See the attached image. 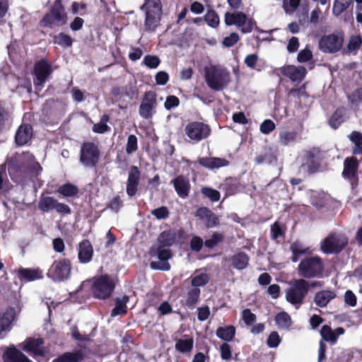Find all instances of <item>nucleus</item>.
<instances>
[{"label":"nucleus","mask_w":362,"mask_h":362,"mask_svg":"<svg viewBox=\"0 0 362 362\" xmlns=\"http://www.w3.org/2000/svg\"><path fill=\"white\" fill-rule=\"evenodd\" d=\"M308 281L304 279H295L287 290L286 298L292 305H301L308 293Z\"/></svg>","instance_id":"8"},{"label":"nucleus","mask_w":362,"mask_h":362,"mask_svg":"<svg viewBox=\"0 0 362 362\" xmlns=\"http://www.w3.org/2000/svg\"><path fill=\"white\" fill-rule=\"evenodd\" d=\"M141 172L137 166L132 165L129 171L127 182V194L133 197L136 194L139 184Z\"/></svg>","instance_id":"21"},{"label":"nucleus","mask_w":362,"mask_h":362,"mask_svg":"<svg viewBox=\"0 0 362 362\" xmlns=\"http://www.w3.org/2000/svg\"><path fill=\"white\" fill-rule=\"evenodd\" d=\"M85 358L86 356L81 350H76L65 352L54 358L52 362H81Z\"/></svg>","instance_id":"30"},{"label":"nucleus","mask_w":362,"mask_h":362,"mask_svg":"<svg viewBox=\"0 0 362 362\" xmlns=\"http://www.w3.org/2000/svg\"><path fill=\"white\" fill-rule=\"evenodd\" d=\"M358 159L354 156L348 157L344 160L342 175L349 180L351 185L358 181Z\"/></svg>","instance_id":"17"},{"label":"nucleus","mask_w":362,"mask_h":362,"mask_svg":"<svg viewBox=\"0 0 362 362\" xmlns=\"http://www.w3.org/2000/svg\"><path fill=\"white\" fill-rule=\"evenodd\" d=\"M281 74L289 78L290 80L293 82H300L305 77L307 71L306 69L302 66H296L294 65H288L283 67Z\"/></svg>","instance_id":"23"},{"label":"nucleus","mask_w":362,"mask_h":362,"mask_svg":"<svg viewBox=\"0 0 362 362\" xmlns=\"http://www.w3.org/2000/svg\"><path fill=\"white\" fill-rule=\"evenodd\" d=\"M171 183L180 197L185 199L189 196L191 185L188 177L183 175H177L171 180Z\"/></svg>","instance_id":"20"},{"label":"nucleus","mask_w":362,"mask_h":362,"mask_svg":"<svg viewBox=\"0 0 362 362\" xmlns=\"http://www.w3.org/2000/svg\"><path fill=\"white\" fill-rule=\"evenodd\" d=\"M270 235L274 240H277L280 237H284L285 231L281 228L278 222H275L271 226Z\"/></svg>","instance_id":"55"},{"label":"nucleus","mask_w":362,"mask_h":362,"mask_svg":"<svg viewBox=\"0 0 362 362\" xmlns=\"http://www.w3.org/2000/svg\"><path fill=\"white\" fill-rule=\"evenodd\" d=\"M22 162L23 158L21 154L16 153L10 156L6 162L8 171L11 177L17 180L21 179L22 175Z\"/></svg>","instance_id":"18"},{"label":"nucleus","mask_w":362,"mask_h":362,"mask_svg":"<svg viewBox=\"0 0 362 362\" xmlns=\"http://www.w3.org/2000/svg\"><path fill=\"white\" fill-rule=\"evenodd\" d=\"M320 151L317 148H313L306 153V165L308 171L310 174H313L319 171L320 168Z\"/></svg>","instance_id":"24"},{"label":"nucleus","mask_w":362,"mask_h":362,"mask_svg":"<svg viewBox=\"0 0 362 362\" xmlns=\"http://www.w3.org/2000/svg\"><path fill=\"white\" fill-rule=\"evenodd\" d=\"M201 192L206 197L209 198L211 202H218L221 198L220 192L209 187H204L201 189Z\"/></svg>","instance_id":"51"},{"label":"nucleus","mask_w":362,"mask_h":362,"mask_svg":"<svg viewBox=\"0 0 362 362\" xmlns=\"http://www.w3.org/2000/svg\"><path fill=\"white\" fill-rule=\"evenodd\" d=\"M336 297L335 291L328 289L322 290L315 294L314 302L318 307L325 308Z\"/></svg>","instance_id":"28"},{"label":"nucleus","mask_w":362,"mask_h":362,"mask_svg":"<svg viewBox=\"0 0 362 362\" xmlns=\"http://www.w3.org/2000/svg\"><path fill=\"white\" fill-rule=\"evenodd\" d=\"M151 214L158 219H164L168 217L169 211L166 206H160L153 209Z\"/></svg>","instance_id":"64"},{"label":"nucleus","mask_w":362,"mask_h":362,"mask_svg":"<svg viewBox=\"0 0 362 362\" xmlns=\"http://www.w3.org/2000/svg\"><path fill=\"white\" fill-rule=\"evenodd\" d=\"M349 102L352 105H358L362 102V87L355 89L348 96Z\"/></svg>","instance_id":"56"},{"label":"nucleus","mask_w":362,"mask_h":362,"mask_svg":"<svg viewBox=\"0 0 362 362\" xmlns=\"http://www.w3.org/2000/svg\"><path fill=\"white\" fill-rule=\"evenodd\" d=\"M93 247L88 239L81 241L78 247V259L81 264H88L93 257Z\"/></svg>","instance_id":"22"},{"label":"nucleus","mask_w":362,"mask_h":362,"mask_svg":"<svg viewBox=\"0 0 362 362\" xmlns=\"http://www.w3.org/2000/svg\"><path fill=\"white\" fill-rule=\"evenodd\" d=\"M241 185L236 178H226L223 184L221 185L220 189L224 192L226 197H229L237 194L240 190Z\"/></svg>","instance_id":"31"},{"label":"nucleus","mask_w":362,"mask_h":362,"mask_svg":"<svg viewBox=\"0 0 362 362\" xmlns=\"http://www.w3.org/2000/svg\"><path fill=\"white\" fill-rule=\"evenodd\" d=\"M275 322L281 328H289L291 325V318L286 312H281L275 316Z\"/></svg>","instance_id":"47"},{"label":"nucleus","mask_w":362,"mask_h":362,"mask_svg":"<svg viewBox=\"0 0 362 362\" xmlns=\"http://www.w3.org/2000/svg\"><path fill=\"white\" fill-rule=\"evenodd\" d=\"M53 42L54 44L61 47H69L72 46L74 40L70 35L64 33H59L58 35L54 36Z\"/></svg>","instance_id":"44"},{"label":"nucleus","mask_w":362,"mask_h":362,"mask_svg":"<svg viewBox=\"0 0 362 362\" xmlns=\"http://www.w3.org/2000/svg\"><path fill=\"white\" fill-rule=\"evenodd\" d=\"M24 177H28L33 182L41 173L42 168L29 152H24Z\"/></svg>","instance_id":"16"},{"label":"nucleus","mask_w":362,"mask_h":362,"mask_svg":"<svg viewBox=\"0 0 362 362\" xmlns=\"http://www.w3.org/2000/svg\"><path fill=\"white\" fill-rule=\"evenodd\" d=\"M78 187L70 182L62 185L57 189L58 193L66 197H75L78 194Z\"/></svg>","instance_id":"39"},{"label":"nucleus","mask_w":362,"mask_h":362,"mask_svg":"<svg viewBox=\"0 0 362 362\" xmlns=\"http://www.w3.org/2000/svg\"><path fill=\"white\" fill-rule=\"evenodd\" d=\"M115 286V281L111 276L103 274L93 278L91 291L95 298L106 300L110 298Z\"/></svg>","instance_id":"4"},{"label":"nucleus","mask_w":362,"mask_h":362,"mask_svg":"<svg viewBox=\"0 0 362 362\" xmlns=\"http://www.w3.org/2000/svg\"><path fill=\"white\" fill-rule=\"evenodd\" d=\"M129 298L127 295H124L122 298H117L115 300V306L111 311V316L115 317L119 315H124L127 313V303L129 302Z\"/></svg>","instance_id":"35"},{"label":"nucleus","mask_w":362,"mask_h":362,"mask_svg":"<svg viewBox=\"0 0 362 362\" xmlns=\"http://www.w3.org/2000/svg\"><path fill=\"white\" fill-rule=\"evenodd\" d=\"M125 150L127 154H132L138 150V139L134 134L128 136Z\"/></svg>","instance_id":"52"},{"label":"nucleus","mask_w":362,"mask_h":362,"mask_svg":"<svg viewBox=\"0 0 362 362\" xmlns=\"http://www.w3.org/2000/svg\"><path fill=\"white\" fill-rule=\"evenodd\" d=\"M4 362H23L22 354L12 346L7 349L4 356Z\"/></svg>","instance_id":"40"},{"label":"nucleus","mask_w":362,"mask_h":362,"mask_svg":"<svg viewBox=\"0 0 362 362\" xmlns=\"http://www.w3.org/2000/svg\"><path fill=\"white\" fill-rule=\"evenodd\" d=\"M281 341L279 333L273 331L269 334L267 339V344L269 348H276L281 343Z\"/></svg>","instance_id":"58"},{"label":"nucleus","mask_w":362,"mask_h":362,"mask_svg":"<svg viewBox=\"0 0 362 362\" xmlns=\"http://www.w3.org/2000/svg\"><path fill=\"white\" fill-rule=\"evenodd\" d=\"M224 239V236L222 233L215 232L212 234L211 238L204 241V246L208 249L214 248L218 244L221 243Z\"/></svg>","instance_id":"49"},{"label":"nucleus","mask_w":362,"mask_h":362,"mask_svg":"<svg viewBox=\"0 0 362 362\" xmlns=\"http://www.w3.org/2000/svg\"><path fill=\"white\" fill-rule=\"evenodd\" d=\"M149 254L151 256H157L161 261L160 262H151L150 267L154 270L169 271L170 269V264L167 262L172 257L171 250L168 247H161L160 245L152 246L150 248Z\"/></svg>","instance_id":"11"},{"label":"nucleus","mask_w":362,"mask_h":362,"mask_svg":"<svg viewBox=\"0 0 362 362\" xmlns=\"http://www.w3.org/2000/svg\"><path fill=\"white\" fill-rule=\"evenodd\" d=\"M302 279L322 278L325 273L323 259L319 256H310L303 259L297 267Z\"/></svg>","instance_id":"2"},{"label":"nucleus","mask_w":362,"mask_h":362,"mask_svg":"<svg viewBox=\"0 0 362 362\" xmlns=\"http://www.w3.org/2000/svg\"><path fill=\"white\" fill-rule=\"evenodd\" d=\"M352 4V0H346L341 1L336 0L334 3L332 13L334 16H340L344 11H346Z\"/></svg>","instance_id":"48"},{"label":"nucleus","mask_w":362,"mask_h":362,"mask_svg":"<svg viewBox=\"0 0 362 362\" xmlns=\"http://www.w3.org/2000/svg\"><path fill=\"white\" fill-rule=\"evenodd\" d=\"M348 242L346 235L332 233L322 240L320 249L325 254H339L346 247Z\"/></svg>","instance_id":"6"},{"label":"nucleus","mask_w":362,"mask_h":362,"mask_svg":"<svg viewBox=\"0 0 362 362\" xmlns=\"http://www.w3.org/2000/svg\"><path fill=\"white\" fill-rule=\"evenodd\" d=\"M276 128L275 123L272 119H265L259 127L260 132L264 134H269Z\"/></svg>","instance_id":"59"},{"label":"nucleus","mask_w":362,"mask_h":362,"mask_svg":"<svg viewBox=\"0 0 362 362\" xmlns=\"http://www.w3.org/2000/svg\"><path fill=\"white\" fill-rule=\"evenodd\" d=\"M362 45V37L360 35H351L347 44V49L349 52L358 50Z\"/></svg>","instance_id":"53"},{"label":"nucleus","mask_w":362,"mask_h":362,"mask_svg":"<svg viewBox=\"0 0 362 362\" xmlns=\"http://www.w3.org/2000/svg\"><path fill=\"white\" fill-rule=\"evenodd\" d=\"M180 105V100L175 95H168L166 98L164 103V107L166 110H170L174 107H177Z\"/></svg>","instance_id":"63"},{"label":"nucleus","mask_w":362,"mask_h":362,"mask_svg":"<svg viewBox=\"0 0 362 362\" xmlns=\"http://www.w3.org/2000/svg\"><path fill=\"white\" fill-rule=\"evenodd\" d=\"M290 250L292 252L291 260L297 262L301 255L308 252V248H303L299 243L295 242L291 245Z\"/></svg>","instance_id":"43"},{"label":"nucleus","mask_w":362,"mask_h":362,"mask_svg":"<svg viewBox=\"0 0 362 362\" xmlns=\"http://www.w3.org/2000/svg\"><path fill=\"white\" fill-rule=\"evenodd\" d=\"M72 264L68 258H59L53 262L47 276L54 281H64L71 277Z\"/></svg>","instance_id":"7"},{"label":"nucleus","mask_w":362,"mask_h":362,"mask_svg":"<svg viewBox=\"0 0 362 362\" xmlns=\"http://www.w3.org/2000/svg\"><path fill=\"white\" fill-rule=\"evenodd\" d=\"M198 163L200 165L211 170L226 167L230 164L226 158L217 157H201L198 158Z\"/></svg>","instance_id":"25"},{"label":"nucleus","mask_w":362,"mask_h":362,"mask_svg":"<svg viewBox=\"0 0 362 362\" xmlns=\"http://www.w3.org/2000/svg\"><path fill=\"white\" fill-rule=\"evenodd\" d=\"M344 37L342 32L324 35L319 41V48L325 53H336L343 46Z\"/></svg>","instance_id":"14"},{"label":"nucleus","mask_w":362,"mask_h":362,"mask_svg":"<svg viewBox=\"0 0 362 362\" xmlns=\"http://www.w3.org/2000/svg\"><path fill=\"white\" fill-rule=\"evenodd\" d=\"M346 108L344 107H337L329 119V125L334 129H338L346 121Z\"/></svg>","instance_id":"29"},{"label":"nucleus","mask_w":362,"mask_h":362,"mask_svg":"<svg viewBox=\"0 0 362 362\" xmlns=\"http://www.w3.org/2000/svg\"><path fill=\"white\" fill-rule=\"evenodd\" d=\"M299 134L296 130L283 129L279 133V141L281 145L288 146L295 142Z\"/></svg>","instance_id":"33"},{"label":"nucleus","mask_w":362,"mask_h":362,"mask_svg":"<svg viewBox=\"0 0 362 362\" xmlns=\"http://www.w3.org/2000/svg\"><path fill=\"white\" fill-rule=\"evenodd\" d=\"M52 73V63L47 59H41L35 63L33 70V80L36 93L42 90Z\"/></svg>","instance_id":"5"},{"label":"nucleus","mask_w":362,"mask_h":362,"mask_svg":"<svg viewBox=\"0 0 362 362\" xmlns=\"http://www.w3.org/2000/svg\"><path fill=\"white\" fill-rule=\"evenodd\" d=\"M313 59V53L308 48L300 51L297 56V60L300 63L307 62Z\"/></svg>","instance_id":"62"},{"label":"nucleus","mask_w":362,"mask_h":362,"mask_svg":"<svg viewBox=\"0 0 362 362\" xmlns=\"http://www.w3.org/2000/svg\"><path fill=\"white\" fill-rule=\"evenodd\" d=\"M201 290L199 288H190L187 290L186 299L183 305L192 310L200 300Z\"/></svg>","instance_id":"32"},{"label":"nucleus","mask_w":362,"mask_h":362,"mask_svg":"<svg viewBox=\"0 0 362 362\" xmlns=\"http://www.w3.org/2000/svg\"><path fill=\"white\" fill-rule=\"evenodd\" d=\"M187 235L182 228L180 229H168L161 232L158 238L157 243L161 247L170 248L174 245H182L184 243Z\"/></svg>","instance_id":"10"},{"label":"nucleus","mask_w":362,"mask_h":362,"mask_svg":"<svg viewBox=\"0 0 362 362\" xmlns=\"http://www.w3.org/2000/svg\"><path fill=\"white\" fill-rule=\"evenodd\" d=\"M204 245L203 240L197 235L193 236L189 243L190 249L194 252H199Z\"/></svg>","instance_id":"61"},{"label":"nucleus","mask_w":362,"mask_h":362,"mask_svg":"<svg viewBox=\"0 0 362 362\" xmlns=\"http://www.w3.org/2000/svg\"><path fill=\"white\" fill-rule=\"evenodd\" d=\"M43 340L41 338H28L24 343V351L33 354V356H44L45 352L41 347Z\"/></svg>","instance_id":"26"},{"label":"nucleus","mask_w":362,"mask_h":362,"mask_svg":"<svg viewBox=\"0 0 362 362\" xmlns=\"http://www.w3.org/2000/svg\"><path fill=\"white\" fill-rule=\"evenodd\" d=\"M242 319L247 326H250L255 322L257 316L251 312L250 309L245 308L242 311Z\"/></svg>","instance_id":"57"},{"label":"nucleus","mask_w":362,"mask_h":362,"mask_svg":"<svg viewBox=\"0 0 362 362\" xmlns=\"http://www.w3.org/2000/svg\"><path fill=\"white\" fill-rule=\"evenodd\" d=\"M194 346V339L190 337L188 339H178L175 343V349L180 353H189L192 351Z\"/></svg>","instance_id":"38"},{"label":"nucleus","mask_w":362,"mask_h":362,"mask_svg":"<svg viewBox=\"0 0 362 362\" xmlns=\"http://www.w3.org/2000/svg\"><path fill=\"white\" fill-rule=\"evenodd\" d=\"M156 106V93L151 90L145 92L139 109L140 116L147 119L151 118Z\"/></svg>","instance_id":"15"},{"label":"nucleus","mask_w":362,"mask_h":362,"mask_svg":"<svg viewBox=\"0 0 362 362\" xmlns=\"http://www.w3.org/2000/svg\"><path fill=\"white\" fill-rule=\"evenodd\" d=\"M66 14L63 6L59 3L55 4L40 21L42 27L51 28L54 25H59L66 23Z\"/></svg>","instance_id":"13"},{"label":"nucleus","mask_w":362,"mask_h":362,"mask_svg":"<svg viewBox=\"0 0 362 362\" xmlns=\"http://www.w3.org/2000/svg\"><path fill=\"white\" fill-rule=\"evenodd\" d=\"M143 64L149 69H156L160 64V59L156 55H146Z\"/></svg>","instance_id":"54"},{"label":"nucleus","mask_w":362,"mask_h":362,"mask_svg":"<svg viewBox=\"0 0 362 362\" xmlns=\"http://www.w3.org/2000/svg\"><path fill=\"white\" fill-rule=\"evenodd\" d=\"M110 120V116L108 115H103L100 120V122L94 124L93 126V131L98 134H104L110 131V128L107 124V122Z\"/></svg>","instance_id":"46"},{"label":"nucleus","mask_w":362,"mask_h":362,"mask_svg":"<svg viewBox=\"0 0 362 362\" xmlns=\"http://www.w3.org/2000/svg\"><path fill=\"white\" fill-rule=\"evenodd\" d=\"M195 216L204 221L207 228H214L219 224L218 216L207 207L197 209Z\"/></svg>","instance_id":"19"},{"label":"nucleus","mask_w":362,"mask_h":362,"mask_svg":"<svg viewBox=\"0 0 362 362\" xmlns=\"http://www.w3.org/2000/svg\"><path fill=\"white\" fill-rule=\"evenodd\" d=\"M211 132L209 124L198 121L190 122L185 127L186 136L194 142L206 139L210 135Z\"/></svg>","instance_id":"12"},{"label":"nucleus","mask_w":362,"mask_h":362,"mask_svg":"<svg viewBox=\"0 0 362 362\" xmlns=\"http://www.w3.org/2000/svg\"><path fill=\"white\" fill-rule=\"evenodd\" d=\"M100 157L98 146L93 142H83L80 151V162L86 167L95 168Z\"/></svg>","instance_id":"9"},{"label":"nucleus","mask_w":362,"mask_h":362,"mask_svg":"<svg viewBox=\"0 0 362 362\" xmlns=\"http://www.w3.org/2000/svg\"><path fill=\"white\" fill-rule=\"evenodd\" d=\"M13 318L14 313L12 310H6L4 313H0V334L9 330Z\"/></svg>","instance_id":"37"},{"label":"nucleus","mask_w":362,"mask_h":362,"mask_svg":"<svg viewBox=\"0 0 362 362\" xmlns=\"http://www.w3.org/2000/svg\"><path fill=\"white\" fill-rule=\"evenodd\" d=\"M204 79L210 89L221 91L228 86L230 76L226 69L211 65L204 68Z\"/></svg>","instance_id":"1"},{"label":"nucleus","mask_w":362,"mask_h":362,"mask_svg":"<svg viewBox=\"0 0 362 362\" xmlns=\"http://www.w3.org/2000/svg\"><path fill=\"white\" fill-rule=\"evenodd\" d=\"M216 336L225 341H232L235 335V327L233 325H227L225 327H219L216 331Z\"/></svg>","instance_id":"34"},{"label":"nucleus","mask_w":362,"mask_h":362,"mask_svg":"<svg viewBox=\"0 0 362 362\" xmlns=\"http://www.w3.org/2000/svg\"><path fill=\"white\" fill-rule=\"evenodd\" d=\"M190 279L192 288L204 286L209 283L210 280V277L206 273L198 274L197 272H195L194 275L191 276Z\"/></svg>","instance_id":"41"},{"label":"nucleus","mask_w":362,"mask_h":362,"mask_svg":"<svg viewBox=\"0 0 362 362\" xmlns=\"http://www.w3.org/2000/svg\"><path fill=\"white\" fill-rule=\"evenodd\" d=\"M141 10L145 11V30L155 31L158 26L162 13V4L160 0H144Z\"/></svg>","instance_id":"3"},{"label":"nucleus","mask_w":362,"mask_h":362,"mask_svg":"<svg viewBox=\"0 0 362 362\" xmlns=\"http://www.w3.org/2000/svg\"><path fill=\"white\" fill-rule=\"evenodd\" d=\"M42 278L43 273L40 268H24V281H33Z\"/></svg>","instance_id":"42"},{"label":"nucleus","mask_w":362,"mask_h":362,"mask_svg":"<svg viewBox=\"0 0 362 362\" xmlns=\"http://www.w3.org/2000/svg\"><path fill=\"white\" fill-rule=\"evenodd\" d=\"M249 257L243 252H238L231 257L232 265L234 268L241 270L248 265Z\"/></svg>","instance_id":"36"},{"label":"nucleus","mask_w":362,"mask_h":362,"mask_svg":"<svg viewBox=\"0 0 362 362\" xmlns=\"http://www.w3.org/2000/svg\"><path fill=\"white\" fill-rule=\"evenodd\" d=\"M123 206V202L119 195L114 197L107 204V208L117 213Z\"/></svg>","instance_id":"60"},{"label":"nucleus","mask_w":362,"mask_h":362,"mask_svg":"<svg viewBox=\"0 0 362 362\" xmlns=\"http://www.w3.org/2000/svg\"><path fill=\"white\" fill-rule=\"evenodd\" d=\"M204 19L206 23L212 28H216L219 24V17L217 13L214 10H209L205 16H204Z\"/></svg>","instance_id":"50"},{"label":"nucleus","mask_w":362,"mask_h":362,"mask_svg":"<svg viewBox=\"0 0 362 362\" xmlns=\"http://www.w3.org/2000/svg\"><path fill=\"white\" fill-rule=\"evenodd\" d=\"M56 199L52 197L42 196L38 202V209L42 212L54 209Z\"/></svg>","instance_id":"45"},{"label":"nucleus","mask_w":362,"mask_h":362,"mask_svg":"<svg viewBox=\"0 0 362 362\" xmlns=\"http://www.w3.org/2000/svg\"><path fill=\"white\" fill-rule=\"evenodd\" d=\"M344 332L345 329L343 327H337L332 330L330 326L325 325L321 328L320 335L325 341L334 344L337 341L338 337L343 334Z\"/></svg>","instance_id":"27"}]
</instances>
